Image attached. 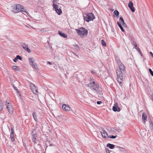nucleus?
I'll list each match as a JSON object with an SVG mask.
<instances>
[{
	"label": "nucleus",
	"instance_id": "nucleus-31",
	"mask_svg": "<svg viewBox=\"0 0 153 153\" xmlns=\"http://www.w3.org/2000/svg\"><path fill=\"white\" fill-rule=\"evenodd\" d=\"M32 91L33 93H34L35 94H36L38 92V90L36 89V88L35 89H34Z\"/></svg>",
	"mask_w": 153,
	"mask_h": 153
},
{
	"label": "nucleus",
	"instance_id": "nucleus-8",
	"mask_svg": "<svg viewBox=\"0 0 153 153\" xmlns=\"http://www.w3.org/2000/svg\"><path fill=\"white\" fill-rule=\"evenodd\" d=\"M53 9H55L56 13L59 15H60L62 13V10L59 8V9L58 8V6L56 4H55L54 3L53 4Z\"/></svg>",
	"mask_w": 153,
	"mask_h": 153
},
{
	"label": "nucleus",
	"instance_id": "nucleus-16",
	"mask_svg": "<svg viewBox=\"0 0 153 153\" xmlns=\"http://www.w3.org/2000/svg\"><path fill=\"white\" fill-rule=\"evenodd\" d=\"M36 134H34L32 135V140L35 143H36Z\"/></svg>",
	"mask_w": 153,
	"mask_h": 153
},
{
	"label": "nucleus",
	"instance_id": "nucleus-2",
	"mask_svg": "<svg viewBox=\"0 0 153 153\" xmlns=\"http://www.w3.org/2000/svg\"><path fill=\"white\" fill-rule=\"evenodd\" d=\"M84 20L87 22L93 21L95 17L94 14L92 13H86L83 15Z\"/></svg>",
	"mask_w": 153,
	"mask_h": 153
},
{
	"label": "nucleus",
	"instance_id": "nucleus-40",
	"mask_svg": "<svg viewBox=\"0 0 153 153\" xmlns=\"http://www.w3.org/2000/svg\"><path fill=\"white\" fill-rule=\"evenodd\" d=\"M74 46L76 47V49H79V47L77 45V44L75 45H74Z\"/></svg>",
	"mask_w": 153,
	"mask_h": 153
},
{
	"label": "nucleus",
	"instance_id": "nucleus-6",
	"mask_svg": "<svg viewBox=\"0 0 153 153\" xmlns=\"http://www.w3.org/2000/svg\"><path fill=\"white\" fill-rule=\"evenodd\" d=\"M30 64L36 70H38V68L36 67L37 64L34 62L35 60L32 58H30L28 59Z\"/></svg>",
	"mask_w": 153,
	"mask_h": 153
},
{
	"label": "nucleus",
	"instance_id": "nucleus-32",
	"mask_svg": "<svg viewBox=\"0 0 153 153\" xmlns=\"http://www.w3.org/2000/svg\"><path fill=\"white\" fill-rule=\"evenodd\" d=\"M13 87L14 88L15 90L16 91V92L18 93H19V91L18 89H17L16 87H15L14 85L13 86Z\"/></svg>",
	"mask_w": 153,
	"mask_h": 153
},
{
	"label": "nucleus",
	"instance_id": "nucleus-1",
	"mask_svg": "<svg viewBox=\"0 0 153 153\" xmlns=\"http://www.w3.org/2000/svg\"><path fill=\"white\" fill-rule=\"evenodd\" d=\"M88 86L92 91H95L97 94L99 93V85L97 83H95L94 81L90 82Z\"/></svg>",
	"mask_w": 153,
	"mask_h": 153
},
{
	"label": "nucleus",
	"instance_id": "nucleus-15",
	"mask_svg": "<svg viewBox=\"0 0 153 153\" xmlns=\"http://www.w3.org/2000/svg\"><path fill=\"white\" fill-rule=\"evenodd\" d=\"M58 33L59 35L61 37H62L65 38H66L67 37V35L66 34H65V33H63L62 31L59 30L58 31Z\"/></svg>",
	"mask_w": 153,
	"mask_h": 153
},
{
	"label": "nucleus",
	"instance_id": "nucleus-21",
	"mask_svg": "<svg viewBox=\"0 0 153 153\" xmlns=\"http://www.w3.org/2000/svg\"><path fill=\"white\" fill-rule=\"evenodd\" d=\"M3 108V103L2 101L0 100V111H1Z\"/></svg>",
	"mask_w": 153,
	"mask_h": 153
},
{
	"label": "nucleus",
	"instance_id": "nucleus-7",
	"mask_svg": "<svg viewBox=\"0 0 153 153\" xmlns=\"http://www.w3.org/2000/svg\"><path fill=\"white\" fill-rule=\"evenodd\" d=\"M20 45L22 47L29 53L31 52L29 48L28 45L25 43L21 42Z\"/></svg>",
	"mask_w": 153,
	"mask_h": 153
},
{
	"label": "nucleus",
	"instance_id": "nucleus-44",
	"mask_svg": "<svg viewBox=\"0 0 153 153\" xmlns=\"http://www.w3.org/2000/svg\"><path fill=\"white\" fill-rule=\"evenodd\" d=\"M95 73H96V72H95V71H91V73L92 74H94Z\"/></svg>",
	"mask_w": 153,
	"mask_h": 153
},
{
	"label": "nucleus",
	"instance_id": "nucleus-27",
	"mask_svg": "<svg viewBox=\"0 0 153 153\" xmlns=\"http://www.w3.org/2000/svg\"><path fill=\"white\" fill-rule=\"evenodd\" d=\"M117 148H119L120 150L121 151H126L125 149L123 147L118 146H117Z\"/></svg>",
	"mask_w": 153,
	"mask_h": 153
},
{
	"label": "nucleus",
	"instance_id": "nucleus-5",
	"mask_svg": "<svg viewBox=\"0 0 153 153\" xmlns=\"http://www.w3.org/2000/svg\"><path fill=\"white\" fill-rule=\"evenodd\" d=\"M77 33L78 35H85L88 33L87 30L85 28L81 27L78 29H76Z\"/></svg>",
	"mask_w": 153,
	"mask_h": 153
},
{
	"label": "nucleus",
	"instance_id": "nucleus-9",
	"mask_svg": "<svg viewBox=\"0 0 153 153\" xmlns=\"http://www.w3.org/2000/svg\"><path fill=\"white\" fill-rule=\"evenodd\" d=\"M118 104L117 102H115L114 103V106L112 107V110L114 111L119 112L120 111V109L118 106Z\"/></svg>",
	"mask_w": 153,
	"mask_h": 153
},
{
	"label": "nucleus",
	"instance_id": "nucleus-39",
	"mask_svg": "<svg viewBox=\"0 0 153 153\" xmlns=\"http://www.w3.org/2000/svg\"><path fill=\"white\" fill-rule=\"evenodd\" d=\"M105 150L107 153H108V152H109V149L108 148H106L105 149Z\"/></svg>",
	"mask_w": 153,
	"mask_h": 153
},
{
	"label": "nucleus",
	"instance_id": "nucleus-34",
	"mask_svg": "<svg viewBox=\"0 0 153 153\" xmlns=\"http://www.w3.org/2000/svg\"><path fill=\"white\" fill-rule=\"evenodd\" d=\"M16 57L17 58V59H19L20 60H22V57L21 56H20L18 55H17L16 56Z\"/></svg>",
	"mask_w": 153,
	"mask_h": 153
},
{
	"label": "nucleus",
	"instance_id": "nucleus-46",
	"mask_svg": "<svg viewBox=\"0 0 153 153\" xmlns=\"http://www.w3.org/2000/svg\"><path fill=\"white\" fill-rule=\"evenodd\" d=\"M137 51H138L139 52V51H140V48H137Z\"/></svg>",
	"mask_w": 153,
	"mask_h": 153
},
{
	"label": "nucleus",
	"instance_id": "nucleus-14",
	"mask_svg": "<svg viewBox=\"0 0 153 153\" xmlns=\"http://www.w3.org/2000/svg\"><path fill=\"white\" fill-rule=\"evenodd\" d=\"M128 6L130 9L131 11L133 12L135 11V9L133 7V2L131 1H129L128 4Z\"/></svg>",
	"mask_w": 153,
	"mask_h": 153
},
{
	"label": "nucleus",
	"instance_id": "nucleus-36",
	"mask_svg": "<svg viewBox=\"0 0 153 153\" xmlns=\"http://www.w3.org/2000/svg\"><path fill=\"white\" fill-rule=\"evenodd\" d=\"M102 103V102L101 101H97V103L98 105H100Z\"/></svg>",
	"mask_w": 153,
	"mask_h": 153
},
{
	"label": "nucleus",
	"instance_id": "nucleus-50",
	"mask_svg": "<svg viewBox=\"0 0 153 153\" xmlns=\"http://www.w3.org/2000/svg\"><path fill=\"white\" fill-rule=\"evenodd\" d=\"M134 45H135V47H137V44L135 43V44H134Z\"/></svg>",
	"mask_w": 153,
	"mask_h": 153
},
{
	"label": "nucleus",
	"instance_id": "nucleus-45",
	"mask_svg": "<svg viewBox=\"0 0 153 153\" xmlns=\"http://www.w3.org/2000/svg\"><path fill=\"white\" fill-rule=\"evenodd\" d=\"M139 53L140 54L141 56L142 57L143 56V54H142V53H141V51H140Z\"/></svg>",
	"mask_w": 153,
	"mask_h": 153
},
{
	"label": "nucleus",
	"instance_id": "nucleus-51",
	"mask_svg": "<svg viewBox=\"0 0 153 153\" xmlns=\"http://www.w3.org/2000/svg\"><path fill=\"white\" fill-rule=\"evenodd\" d=\"M115 130L116 131H118L117 130H118L117 128H115Z\"/></svg>",
	"mask_w": 153,
	"mask_h": 153
},
{
	"label": "nucleus",
	"instance_id": "nucleus-41",
	"mask_svg": "<svg viewBox=\"0 0 153 153\" xmlns=\"http://www.w3.org/2000/svg\"><path fill=\"white\" fill-rule=\"evenodd\" d=\"M149 53L152 56V57L153 58V54L152 53V52L150 51L149 52Z\"/></svg>",
	"mask_w": 153,
	"mask_h": 153
},
{
	"label": "nucleus",
	"instance_id": "nucleus-53",
	"mask_svg": "<svg viewBox=\"0 0 153 153\" xmlns=\"http://www.w3.org/2000/svg\"><path fill=\"white\" fill-rule=\"evenodd\" d=\"M108 153H110V152H108Z\"/></svg>",
	"mask_w": 153,
	"mask_h": 153
},
{
	"label": "nucleus",
	"instance_id": "nucleus-23",
	"mask_svg": "<svg viewBox=\"0 0 153 153\" xmlns=\"http://www.w3.org/2000/svg\"><path fill=\"white\" fill-rule=\"evenodd\" d=\"M30 88L32 90L34 89H35L36 87L33 83L31 82H30Z\"/></svg>",
	"mask_w": 153,
	"mask_h": 153
},
{
	"label": "nucleus",
	"instance_id": "nucleus-22",
	"mask_svg": "<svg viewBox=\"0 0 153 153\" xmlns=\"http://www.w3.org/2000/svg\"><path fill=\"white\" fill-rule=\"evenodd\" d=\"M120 22H121L123 26H124L126 25V24L125 23L124 20L122 17H120Z\"/></svg>",
	"mask_w": 153,
	"mask_h": 153
},
{
	"label": "nucleus",
	"instance_id": "nucleus-52",
	"mask_svg": "<svg viewBox=\"0 0 153 153\" xmlns=\"http://www.w3.org/2000/svg\"><path fill=\"white\" fill-rule=\"evenodd\" d=\"M48 147V146H46V149H47V148Z\"/></svg>",
	"mask_w": 153,
	"mask_h": 153
},
{
	"label": "nucleus",
	"instance_id": "nucleus-49",
	"mask_svg": "<svg viewBox=\"0 0 153 153\" xmlns=\"http://www.w3.org/2000/svg\"><path fill=\"white\" fill-rule=\"evenodd\" d=\"M91 80H92V79H91V78H90V82H92V81Z\"/></svg>",
	"mask_w": 153,
	"mask_h": 153
},
{
	"label": "nucleus",
	"instance_id": "nucleus-20",
	"mask_svg": "<svg viewBox=\"0 0 153 153\" xmlns=\"http://www.w3.org/2000/svg\"><path fill=\"white\" fill-rule=\"evenodd\" d=\"M115 58L117 64H120V63H121L122 62L120 60V58L117 56H115Z\"/></svg>",
	"mask_w": 153,
	"mask_h": 153
},
{
	"label": "nucleus",
	"instance_id": "nucleus-43",
	"mask_svg": "<svg viewBox=\"0 0 153 153\" xmlns=\"http://www.w3.org/2000/svg\"><path fill=\"white\" fill-rule=\"evenodd\" d=\"M47 63L49 64L50 65H51L52 64L51 62L49 61H48L47 62Z\"/></svg>",
	"mask_w": 153,
	"mask_h": 153
},
{
	"label": "nucleus",
	"instance_id": "nucleus-17",
	"mask_svg": "<svg viewBox=\"0 0 153 153\" xmlns=\"http://www.w3.org/2000/svg\"><path fill=\"white\" fill-rule=\"evenodd\" d=\"M106 146L109 147L110 149H112L114 148L115 146L114 144L108 143L107 144Z\"/></svg>",
	"mask_w": 153,
	"mask_h": 153
},
{
	"label": "nucleus",
	"instance_id": "nucleus-4",
	"mask_svg": "<svg viewBox=\"0 0 153 153\" xmlns=\"http://www.w3.org/2000/svg\"><path fill=\"white\" fill-rule=\"evenodd\" d=\"M122 71L119 70H117L116 71V73L118 79L117 82L120 85L122 84V82L123 79V73Z\"/></svg>",
	"mask_w": 153,
	"mask_h": 153
},
{
	"label": "nucleus",
	"instance_id": "nucleus-29",
	"mask_svg": "<svg viewBox=\"0 0 153 153\" xmlns=\"http://www.w3.org/2000/svg\"><path fill=\"white\" fill-rule=\"evenodd\" d=\"M101 44L102 46H106V43L104 41L103 39H102L101 40Z\"/></svg>",
	"mask_w": 153,
	"mask_h": 153
},
{
	"label": "nucleus",
	"instance_id": "nucleus-13",
	"mask_svg": "<svg viewBox=\"0 0 153 153\" xmlns=\"http://www.w3.org/2000/svg\"><path fill=\"white\" fill-rule=\"evenodd\" d=\"M7 108L10 113L12 114L13 112V109L11 104L9 105L7 104Z\"/></svg>",
	"mask_w": 153,
	"mask_h": 153
},
{
	"label": "nucleus",
	"instance_id": "nucleus-10",
	"mask_svg": "<svg viewBox=\"0 0 153 153\" xmlns=\"http://www.w3.org/2000/svg\"><path fill=\"white\" fill-rule=\"evenodd\" d=\"M62 108L64 111H68L70 110V107L68 105L66 104H63L62 105Z\"/></svg>",
	"mask_w": 153,
	"mask_h": 153
},
{
	"label": "nucleus",
	"instance_id": "nucleus-3",
	"mask_svg": "<svg viewBox=\"0 0 153 153\" xmlns=\"http://www.w3.org/2000/svg\"><path fill=\"white\" fill-rule=\"evenodd\" d=\"M13 7V11L15 13H17L21 11L26 12L23 10L24 7L20 4L14 5Z\"/></svg>",
	"mask_w": 153,
	"mask_h": 153
},
{
	"label": "nucleus",
	"instance_id": "nucleus-12",
	"mask_svg": "<svg viewBox=\"0 0 153 153\" xmlns=\"http://www.w3.org/2000/svg\"><path fill=\"white\" fill-rule=\"evenodd\" d=\"M102 131H100L101 134L104 138H106L108 136V134L107 132L103 128H102Z\"/></svg>",
	"mask_w": 153,
	"mask_h": 153
},
{
	"label": "nucleus",
	"instance_id": "nucleus-18",
	"mask_svg": "<svg viewBox=\"0 0 153 153\" xmlns=\"http://www.w3.org/2000/svg\"><path fill=\"white\" fill-rule=\"evenodd\" d=\"M32 115H33V117L34 120H35L36 122H37L38 119H37V117L36 115V113L35 112H33L32 114Z\"/></svg>",
	"mask_w": 153,
	"mask_h": 153
},
{
	"label": "nucleus",
	"instance_id": "nucleus-37",
	"mask_svg": "<svg viewBox=\"0 0 153 153\" xmlns=\"http://www.w3.org/2000/svg\"><path fill=\"white\" fill-rule=\"evenodd\" d=\"M17 60L18 59L16 57L13 59V61L14 62H16Z\"/></svg>",
	"mask_w": 153,
	"mask_h": 153
},
{
	"label": "nucleus",
	"instance_id": "nucleus-11",
	"mask_svg": "<svg viewBox=\"0 0 153 153\" xmlns=\"http://www.w3.org/2000/svg\"><path fill=\"white\" fill-rule=\"evenodd\" d=\"M119 68L117 70H121L123 71H124L125 69V67L124 65L121 62L120 64H118Z\"/></svg>",
	"mask_w": 153,
	"mask_h": 153
},
{
	"label": "nucleus",
	"instance_id": "nucleus-26",
	"mask_svg": "<svg viewBox=\"0 0 153 153\" xmlns=\"http://www.w3.org/2000/svg\"><path fill=\"white\" fill-rule=\"evenodd\" d=\"M114 15H116V16L117 17V18L118 17L119 13L117 10H115L114 12Z\"/></svg>",
	"mask_w": 153,
	"mask_h": 153
},
{
	"label": "nucleus",
	"instance_id": "nucleus-42",
	"mask_svg": "<svg viewBox=\"0 0 153 153\" xmlns=\"http://www.w3.org/2000/svg\"><path fill=\"white\" fill-rule=\"evenodd\" d=\"M73 53L74 54V55L75 56H76L78 58H79V57L76 54H75V53Z\"/></svg>",
	"mask_w": 153,
	"mask_h": 153
},
{
	"label": "nucleus",
	"instance_id": "nucleus-28",
	"mask_svg": "<svg viewBox=\"0 0 153 153\" xmlns=\"http://www.w3.org/2000/svg\"><path fill=\"white\" fill-rule=\"evenodd\" d=\"M14 134H10V135L11 139L12 141H13L15 140Z\"/></svg>",
	"mask_w": 153,
	"mask_h": 153
},
{
	"label": "nucleus",
	"instance_id": "nucleus-38",
	"mask_svg": "<svg viewBox=\"0 0 153 153\" xmlns=\"http://www.w3.org/2000/svg\"><path fill=\"white\" fill-rule=\"evenodd\" d=\"M8 100H7L6 102H5V105L7 106V104L8 105L9 104H10L9 102L8 101Z\"/></svg>",
	"mask_w": 153,
	"mask_h": 153
},
{
	"label": "nucleus",
	"instance_id": "nucleus-19",
	"mask_svg": "<svg viewBox=\"0 0 153 153\" xmlns=\"http://www.w3.org/2000/svg\"><path fill=\"white\" fill-rule=\"evenodd\" d=\"M117 25L120 27V29L123 32H124L125 31L124 30L123 28V27L122 25L120 24V23L119 22H117Z\"/></svg>",
	"mask_w": 153,
	"mask_h": 153
},
{
	"label": "nucleus",
	"instance_id": "nucleus-33",
	"mask_svg": "<svg viewBox=\"0 0 153 153\" xmlns=\"http://www.w3.org/2000/svg\"><path fill=\"white\" fill-rule=\"evenodd\" d=\"M116 137H117V135H115V136L111 135V136H109V137L108 136V138H111V139H115L116 138Z\"/></svg>",
	"mask_w": 153,
	"mask_h": 153
},
{
	"label": "nucleus",
	"instance_id": "nucleus-47",
	"mask_svg": "<svg viewBox=\"0 0 153 153\" xmlns=\"http://www.w3.org/2000/svg\"><path fill=\"white\" fill-rule=\"evenodd\" d=\"M27 25H25L27 27H30V26L29 25H27Z\"/></svg>",
	"mask_w": 153,
	"mask_h": 153
},
{
	"label": "nucleus",
	"instance_id": "nucleus-25",
	"mask_svg": "<svg viewBox=\"0 0 153 153\" xmlns=\"http://www.w3.org/2000/svg\"><path fill=\"white\" fill-rule=\"evenodd\" d=\"M147 118L146 114L144 112L142 114V119H143L144 120H145L147 119Z\"/></svg>",
	"mask_w": 153,
	"mask_h": 153
},
{
	"label": "nucleus",
	"instance_id": "nucleus-24",
	"mask_svg": "<svg viewBox=\"0 0 153 153\" xmlns=\"http://www.w3.org/2000/svg\"><path fill=\"white\" fill-rule=\"evenodd\" d=\"M13 70L16 71H18L19 68V67L16 65H13L12 67Z\"/></svg>",
	"mask_w": 153,
	"mask_h": 153
},
{
	"label": "nucleus",
	"instance_id": "nucleus-48",
	"mask_svg": "<svg viewBox=\"0 0 153 153\" xmlns=\"http://www.w3.org/2000/svg\"><path fill=\"white\" fill-rule=\"evenodd\" d=\"M53 145V144L52 143H50L49 145L50 146H51Z\"/></svg>",
	"mask_w": 153,
	"mask_h": 153
},
{
	"label": "nucleus",
	"instance_id": "nucleus-35",
	"mask_svg": "<svg viewBox=\"0 0 153 153\" xmlns=\"http://www.w3.org/2000/svg\"><path fill=\"white\" fill-rule=\"evenodd\" d=\"M149 71L150 74L152 76H153V71H152L150 68L149 69Z\"/></svg>",
	"mask_w": 153,
	"mask_h": 153
},
{
	"label": "nucleus",
	"instance_id": "nucleus-30",
	"mask_svg": "<svg viewBox=\"0 0 153 153\" xmlns=\"http://www.w3.org/2000/svg\"><path fill=\"white\" fill-rule=\"evenodd\" d=\"M13 127H11L10 128L11 131V133L10 134H14V130L13 129Z\"/></svg>",
	"mask_w": 153,
	"mask_h": 153
}]
</instances>
